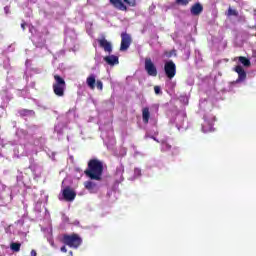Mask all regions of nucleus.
I'll use <instances>...</instances> for the list:
<instances>
[{"instance_id": "1", "label": "nucleus", "mask_w": 256, "mask_h": 256, "mask_svg": "<svg viewBox=\"0 0 256 256\" xmlns=\"http://www.w3.org/2000/svg\"><path fill=\"white\" fill-rule=\"evenodd\" d=\"M39 129L40 127L37 125H30L28 131L17 128L15 135L18 138V142H6L2 146L3 149H6V151L13 150V157H16V159L37 155L47 143L45 136H33V133H39Z\"/></svg>"}, {"instance_id": "2", "label": "nucleus", "mask_w": 256, "mask_h": 256, "mask_svg": "<svg viewBox=\"0 0 256 256\" xmlns=\"http://www.w3.org/2000/svg\"><path fill=\"white\" fill-rule=\"evenodd\" d=\"M199 109L200 113L204 112L202 123V133H213L215 131V128L213 127L215 125L216 118L213 114L209 113L213 109V102L207 99H200L199 103Z\"/></svg>"}, {"instance_id": "3", "label": "nucleus", "mask_w": 256, "mask_h": 256, "mask_svg": "<svg viewBox=\"0 0 256 256\" xmlns=\"http://www.w3.org/2000/svg\"><path fill=\"white\" fill-rule=\"evenodd\" d=\"M170 123H174L178 131H187L189 129V122L187 121L185 109L173 111L171 113Z\"/></svg>"}, {"instance_id": "4", "label": "nucleus", "mask_w": 256, "mask_h": 256, "mask_svg": "<svg viewBox=\"0 0 256 256\" xmlns=\"http://www.w3.org/2000/svg\"><path fill=\"white\" fill-rule=\"evenodd\" d=\"M87 177L92 181H101V175H103V162L92 159L88 163V170L85 171Z\"/></svg>"}, {"instance_id": "5", "label": "nucleus", "mask_w": 256, "mask_h": 256, "mask_svg": "<svg viewBox=\"0 0 256 256\" xmlns=\"http://www.w3.org/2000/svg\"><path fill=\"white\" fill-rule=\"evenodd\" d=\"M234 71L238 74V79L229 83L228 88H226L229 93H235L245 83V79H247V72H245V69L240 64L234 68Z\"/></svg>"}, {"instance_id": "6", "label": "nucleus", "mask_w": 256, "mask_h": 256, "mask_svg": "<svg viewBox=\"0 0 256 256\" xmlns=\"http://www.w3.org/2000/svg\"><path fill=\"white\" fill-rule=\"evenodd\" d=\"M101 139L104 141V145L111 147L115 144V136L113 134V124L108 122L105 125H100Z\"/></svg>"}, {"instance_id": "7", "label": "nucleus", "mask_w": 256, "mask_h": 256, "mask_svg": "<svg viewBox=\"0 0 256 256\" xmlns=\"http://www.w3.org/2000/svg\"><path fill=\"white\" fill-rule=\"evenodd\" d=\"M62 243L67 245V247H70V249H78L83 245V238L77 233L63 234Z\"/></svg>"}, {"instance_id": "8", "label": "nucleus", "mask_w": 256, "mask_h": 256, "mask_svg": "<svg viewBox=\"0 0 256 256\" xmlns=\"http://www.w3.org/2000/svg\"><path fill=\"white\" fill-rule=\"evenodd\" d=\"M21 193V190L17 187L9 188L5 184L0 183V201L4 203H11L13 201V196Z\"/></svg>"}, {"instance_id": "9", "label": "nucleus", "mask_w": 256, "mask_h": 256, "mask_svg": "<svg viewBox=\"0 0 256 256\" xmlns=\"http://www.w3.org/2000/svg\"><path fill=\"white\" fill-rule=\"evenodd\" d=\"M25 27H28L29 32L31 33V35H33L32 43L35 45V47L43 49V47H45V38H43V36H39L37 30L35 29V26L29 25L27 23H22L21 28L23 29V31H25Z\"/></svg>"}, {"instance_id": "10", "label": "nucleus", "mask_w": 256, "mask_h": 256, "mask_svg": "<svg viewBox=\"0 0 256 256\" xmlns=\"http://www.w3.org/2000/svg\"><path fill=\"white\" fill-rule=\"evenodd\" d=\"M160 151L162 153H168L171 157H177L181 154V148L179 146H172L169 139H162L160 141Z\"/></svg>"}, {"instance_id": "11", "label": "nucleus", "mask_w": 256, "mask_h": 256, "mask_svg": "<svg viewBox=\"0 0 256 256\" xmlns=\"http://www.w3.org/2000/svg\"><path fill=\"white\" fill-rule=\"evenodd\" d=\"M52 89L54 94L57 97H63L65 95V89H67V84L65 83V79H63L59 75H54V82L52 84Z\"/></svg>"}, {"instance_id": "12", "label": "nucleus", "mask_w": 256, "mask_h": 256, "mask_svg": "<svg viewBox=\"0 0 256 256\" xmlns=\"http://www.w3.org/2000/svg\"><path fill=\"white\" fill-rule=\"evenodd\" d=\"M65 33V45H68L70 51H77V49H79L77 45V33H75V30L71 29H67Z\"/></svg>"}, {"instance_id": "13", "label": "nucleus", "mask_w": 256, "mask_h": 256, "mask_svg": "<svg viewBox=\"0 0 256 256\" xmlns=\"http://www.w3.org/2000/svg\"><path fill=\"white\" fill-rule=\"evenodd\" d=\"M164 72L168 79H173L177 75V66L173 63V60L165 62Z\"/></svg>"}, {"instance_id": "14", "label": "nucleus", "mask_w": 256, "mask_h": 256, "mask_svg": "<svg viewBox=\"0 0 256 256\" xmlns=\"http://www.w3.org/2000/svg\"><path fill=\"white\" fill-rule=\"evenodd\" d=\"M145 71L150 77H157V67H155L151 58L145 59Z\"/></svg>"}, {"instance_id": "15", "label": "nucleus", "mask_w": 256, "mask_h": 256, "mask_svg": "<svg viewBox=\"0 0 256 256\" xmlns=\"http://www.w3.org/2000/svg\"><path fill=\"white\" fill-rule=\"evenodd\" d=\"M27 218V213L23 215V218L18 220L16 223V227L18 229V233L23 235L24 237L29 233V226L23 227L25 225V219Z\"/></svg>"}, {"instance_id": "16", "label": "nucleus", "mask_w": 256, "mask_h": 256, "mask_svg": "<svg viewBox=\"0 0 256 256\" xmlns=\"http://www.w3.org/2000/svg\"><path fill=\"white\" fill-rule=\"evenodd\" d=\"M129 47H131V35L127 34V32H123L121 34L120 51H127Z\"/></svg>"}, {"instance_id": "17", "label": "nucleus", "mask_w": 256, "mask_h": 256, "mask_svg": "<svg viewBox=\"0 0 256 256\" xmlns=\"http://www.w3.org/2000/svg\"><path fill=\"white\" fill-rule=\"evenodd\" d=\"M97 42L99 43V47H101V49H103L105 53H108L109 55L113 53V44L107 41V39H98Z\"/></svg>"}, {"instance_id": "18", "label": "nucleus", "mask_w": 256, "mask_h": 256, "mask_svg": "<svg viewBox=\"0 0 256 256\" xmlns=\"http://www.w3.org/2000/svg\"><path fill=\"white\" fill-rule=\"evenodd\" d=\"M124 173H125V166L122 163H120L116 167V171H115V181L117 184L123 183V181H125V178L123 177Z\"/></svg>"}, {"instance_id": "19", "label": "nucleus", "mask_w": 256, "mask_h": 256, "mask_svg": "<svg viewBox=\"0 0 256 256\" xmlns=\"http://www.w3.org/2000/svg\"><path fill=\"white\" fill-rule=\"evenodd\" d=\"M85 189L89 191V193H97L101 187V184L96 183L93 180H89L84 182Z\"/></svg>"}, {"instance_id": "20", "label": "nucleus", "mask_w": 256, "mask_h": 256, "mask_svg": "<svg viewBox=\"0 0 256 256\" xmlns=\"http://www.w3.org/2000/svg\"><path fill=\"white\" fill-rule=\"evenodd\" d=\"M62 196L65 201H75V197H77V194L75 191L69 189V187H66L62 190Z\"/></svg>"}, {"instance_id": "21", "label": "nucleus", "mask_w": 256, "mask_h": 256, "mask_svg": "<svg viewBox=\"0 0 256 256\" xmlns=\"http://www.w3.org/2000/svg\"><path fill=\"white\" fill-rule=\"evenodd\" d=\"M190 13L191 15H193V17H199V15L203 13V5L201 4V2H196L195 4H193L190 8Z\"/></svg>"}, {"instance_id": "22", "label": "nucleus", "mask_w": 256, "mask_h": 256, "mask_svg": "<svg viewBox=\"0 0 256 256\" xmlns=\"http://www.w3.org/2000/svg\"><path fill=\"white\" fill-rule=\"evenodd\" d=\"M18 115H20V117H22L25 120L33 119V117H35V111L29 109H20L18 111Z\"/></svg>"}, {"instance_id": "23", "label": "nucleus", "mask_w": 256, "mask_h": 256, "mask_svg": "<svg viewBox=\"0 0 256 256\" xmlns=\"http://www.w3.org/2000/svg\"><path fill=\"white\" fill-rule=\"evenodd\" d=\"M104 61L110 67H115V65H119V56L108 55V56L104 57Z\"/></svg>"}, {"instance_id": "24", "label": "nucleus", "mask_w": 256, "mask_h": 256, "mask_svg": "<svg viewBox=\"0 0 256 256\" xmlns=\"http://www.w3.org/2000/svg\"><path fill=\"white\" fill-rule=\"evenodd\" d=\"M32 173L34 174V177L39 178L41 177V173H43V167L39 164L33 163L29 166Z\"/></svg>"}, {"instance_id": "25", "label": "nucleus", "mask_w": 256, "mask_h": 256, "mask_svg": "<svg viewBox=\"0 0 256 256\" xmlns=\"http://www.w3.org/2000/svg\"><path fill=\"white\" fill-rule=\"evenodd\" d=\"M16 181H17V186H14V187H16V189H19L20 193L21 191H25V182L23 181V172H18V175L16 176Z\"/></svg>"}, {"instance_id": "26", "label": "nucleus", "mask_w": 256, "mask_h": 256, "mask_svg": "<svg viewBox=\"0 0 256 256\" xmlns=\"http://www.w3.org/2000/svg\"><path fill=\"white\" fill-rule=\"evenodd\" d=\"M110 4L115 7V9H118L119 11H127V6L125 3H123L122 0H109Z\"/></svg>"}, {"instance_id": "27", "label": "nucleus", "mask_w": 256, "mask_h": 256, "mask_svg": "<svg viewBox=\"0 0 256 256\" xmlns=\"http://www.w3.org/2000/svg\"><path fill=\"white\" fill-rule=\"evenodd\" d=\"M63 129H65V124L63 123H58L54 126V133H57L58 139L63 137Z\"/></svg>"}, {"instance_id": "28", "label": "nucleus", "mask_w": 256, "mask_h": 256, "mask_svg": "<svg viewBox=\"0 0 256 256\" xmlns=\"http://www.w3.org/2000/svg\"><path fill=\"white\" fill-rule=\"evenodd\" d=\"M234 61H238V63H240L244 67H250V65H251V60H249L248 58L243 57V56L234 58Z\"/></svg>"}, {"instance_id": "29", "label": "nucleus", "mask_w": 256, "mask_h": 256, "mask_svg": "<svg viewBox=\"0 0 256 256\" xmlns=\"http://www.w3.org/2000/svg\"><path fill=\"white\" fill-rule=\"evenodd\" d=\"M151 117V113L149 112V108L145 107L142 109V121L147 125L149 123V119Z\"/></svg>"}, {"instance_id": "30", "label": "nucleus", "mask_w": 256, "mask_h": 256, "mask_svg": "<svg viewBox=\"0 0 256 256\" xmlns=\"http://www.w3.org/2000/svg\"><path fill=\"white\" fill-rule=\"evenodd\" d=\"M95 83H96V78L95 74H91L87 79H86V85H88L89 89H95Z\"/></svg>"}, {"instance_id": "31", "label": "nucleus", "mask_w": 256, "mask_h": 256, "mask_svg": "<svg viewBox=\"0 0 256 256\" xmlns=\"http://www.w3.org/2000/svg\"><path fill=\"white\" fill-rule=\"evenodd\" d=\"M142 175H143V174H142L141 168L136 167V168H134V174H133V176H131L130 178H128V181H136V179L141 178Z\"/></svg>"}, {"instance_id": "32", "label": "nucleus", "mask_w": 256, "mask_h": 256, "mask_svg": "<svg viewBox=\"0 0 256 256\" xmlns=\"http://www.w3.org/2000/svg\"><path fill=\"white\" fill-rule=\"evenodd\" d=\"M10 249L13 253H19L21 251V243L20 242H11Z\"/></svg>"}, {"instance_id": "33", "label": "nucleus", "mask_w": 256, "mask_h": 256, "mask_svg": "<svg viewBox=\"0 0 256 256\" xmlns=\"http://www.w3.org/2000/svg\"><path fill=\"white\" fill-rule=\"evenodd\" d=\"M43 207V203L38 201L34 206V211L36 213V217H41V209Z\"/></svg>"}, {"instance_id": "34", "label": "nucleus", "mask_w": 256, "mask_h": 256, "mask_svg": "<svg viewBox=\"0 0 256 256\" xmlns=\"http://www.w3.org/2000/svg\"><path fill=\"white\" fill-rule=\"evenodd\" d=\"M226 15L227 17H239V11L229 7Z\"/></svg>"}, {"instance_id": "35", "label": "nucleus", "mask_w": 256, "mask_h": 256, "mask_svg": "<svg viewBox=\"0 0 256 256\" xmlns=\"http://www.w3.org/2000/svg\"><path fill=\"white\" fill-rule=\"evenodd\" d=\"M156 165H157V159L152 158V159H150V160L147 162L146 168H147V169H153L154 167H156Z\"/></svg>"}, {"instance_id": "36", "label": "nucleus", "mask_w": 256, "mask_h": 256, "mask_svg": "<svg viewBox=\"0 0 256 256\" xmlns=\"http://www.w3.org/2000/svg\"><path fill=\"white\" fill-rule=\"evenodd\" d=\"M180 103H183V105H189V96L187 95H181L179 97Z\"/></svg>"}, {"instance_id": "37", "label": "nucleus", "mask_w": 256, "mask_h": 256, "mask_svg": "<svg viewBox=\"0 0 256 256\" xmlns=\"http://www.w3.org/2000/svg\"><path fill=\"white\" fill-rule=\"evenodd\" d=\"M195 61L196 63H201L203 61V57L201 56V52L199 50H195Z\"/></svg>"}, {"instance_id": "38", "label": "nucleus", "mask_w": 256, "mask_h": 256, "mask_svg": "<svg viewBox=\"0 0 256 256\" xmlns=\"http://www.w3.org/2000/svg\"><path fill=\"white\" fill-rule=\"evenodd\" d=\"M3 145H5V143L0 144V157H5V155L9 154V151H7V149L3 148Z\"/></svg>"}, {"instance_id": "39", "label": "nucleus", "mask_w": 256, "mask_h": 256, "mask_svg": "<svg viewBox=\"0 0 256 256\" xmlns=\"http://www.w3.org/2000/svg\"><path fill=\"white\" fill-rule=\"evenodd\" d=\"M166 85H167L168 89H171V91H173L175 89V86L177 85V83H175L171 79H169L166 82Z\"/></svg>"}, {"instance_id": "40", "label": "nucleus", "mask_w": 256, "mask_h": 256, "mask_svg": "<svg viewBox=\"0 0 256 256\" xmlns=\"http://www.w3.org/2000/svg\"><path fill=\"white\" fill-rule=\"evenodd\" d=\"M191 0H176L177 5H181L182 7H187Z\"/></svg>"}, {"instance_id": "41", "label": "nucleus", "mask_w": 256, "mask_h": 256, "mask_svg": "<svg viewBox=\"0 0 256 256\" xmlns=\"http://www.w3.org/2000/svg\"><path fill=\"white\" fill-rule=\"evenodd\" d=\"M67 119H75V110H69L66 114Z\"/></svg>"}, {"instance_id": "42", "label": "nucleus", "mask_w": 256, "mask_h": 256, "mask_svg": "<svg viewBox=\"0 0 256 256\" xmlns=\"http://www.w3.org/2000/svg\"><path fill=\"white\" fill-rule=\"evenodd\" d=\"M124 3H126V5H128L129 7H135V5H137L136 0H123Z\"/></svg>"}, {"instance_id": "43", "label": "nucleus", "mask_w": 256, "mask_h": 256, "mask_svg": "<svg viewBox=\"0 0 256 256\" xmlns=\"http://www.w3.org/2000/svg\"><path fill=\"white\" fill-rule=\"evenodd\" d=\"M31 61L30 60H26V72H25V77L26 79H28L29 77V71H31V69L29 68Z\"/></svg>"}, {"instance_id": "44", "label": "nucleus", "mask_w": 256, "mask_h": 256, "mask_svg": "<svg viewBox=\"0 0 256 256\" xmlns=\"http://www.w3.org/2000/svg\"><path fill=\"white\" fill-rule=\"evenodd\" d=\"M156 167L158 169H163L165 167V164L161 160H156Z\"/></svg>"}, {"instance_id": "45", "label": "nucleus", "mask_w": 256, "mask_h": 256, "mask_svg": "<svg viewBox=\"0 0 256 256\" xmlns=\"http://www.w3.org/2000/svg\"><path fill=\"white\" fill-rule=\"evenodd\" d=\"M96 87L99 91H103V82L101 80H97Z\"/></svg>"}, {"instance_id": "46", "label": "nucleus", "mask_w": 256, "mask_h": 256, "mask_svg": "<svg viewBox=\"0 0 256 256\" xmlns=\"http://www.w3.org/2000/svg\"><path fill=\"white\" fill-rule=\"evenodd\" d=\"M187 85H189L190 87L193 86L195 84V79L193 77H189L186 80Z\"/></svg>"}, {"instance_id": "47", "label": "nucleus", "mask_w": 256, "mask_h": 256, "mask_svg": "<svg viewBox=\"0 0 256 256\" xmlns=\"http://www.w3.org/2000/svg\"><path fill=\"white\" fill-rule=\"evenodd\" d=\"M91 27H93V23H86V31L88 33V35H91Z\"/></svg>"}, {"instance_id": "48", "label": "nucleus", "mask_w": 256, "mask_h": 256, "mask_svg": "<svg viewBox=\"0 0 256 256\" xmlns=\"http://www.w3.org/2000/svg\"><path fill=\"white\" fill-rule=\"evenodd\" d=\"M155 8L156 6L154 4H152L150 7H149V13L150 15H154L155 14Z\"/></svg>"}, {"instance_id": "49", "label": "nucleus", "mask_w": 256, "mask_h": 256, "mask_svg": "<svg viewBox=\"0 0 256 256\" xmlns=\"http://www.w3.org/2000/svg\"><path fill=\"white\" fill-rule=\"evenodd\" d=\"M154 91L156 95H161V87L160 86H155Z\"/></svg>"}, {"instance_id": "50", "label": "nucleus", "mask_w": 256, "mask_h": 256, "mask_svg": "<svg viewBox=\"0 0 256 256\" xmlns=\"http://www.w3.org/2000/svg\"><path fill=\"white\" fill-rule=\"evenodd\" d=\"M44 233H48V234H51L52 231H53V228L49 227V228H42L41 229Z\"/></svg>"}, {"instance_id": "51", "label": "nucleus", "mask_w": 256, "mask_h": 256, "mask_svg": "<svg viewBox=\"0 0 256 256\" xmlns=\"http://www.w3.org/2000/svg\"><path fill=\"white\" fill-rule=\"evenodd\" d=\"M9 67H11V64H9V59H6V60L4 61V69L8 70Z\"/></svg>"}, {"instance_id": "52", "label": "nucleus", "mask_w": 256, "mask_h": 256, "mask_svg": "<svg viewBox=\"0 0 256 256\" xmlns=\"http://www.w3.org/2000/svg\"><path fill=\"white\" fill-rule=\"evenodd\" d=\"M50 218H51V214L49 213V210L45 208V219H50Z\"/></svg>"}, {"instance_id": "53", "label": "nucleus", "mask_w": 256, "mask_h": 256, "mask_svg": "<svg viewBox=\"0 0 256 256\" xmlns=\"http://www.w3.org/2000/svg\"><path fill=\"white\" fill-rule=\"evenodd\" d=\"M4 13H5L6 15H9V13H11L10 10H9V6H5V7H4Z\"/></svg>"}, {"instance_id": "54", "label": "nucleus", "mask_w": 256, "mask_h": 256, "mask_svg": "<svg viewBox=\"0 0 256 256\" xmlns=\"http://www.w3.org/2000/svg\"><path fill=\"white\" fill-rule=\"evenodd\" d=\"M146 138L150 137L151 139H153L154 141H157V143H159V140H157V138H155V136H149V133H146Z\"/></svg>"}, {"instance_id": "55", "label": "nucleus", "mask_w": 256, "mask_h": 256, "mask_svg": "<svg viewBox=\"0 0 256 256\" xmlns=\"http://www.w3.org/2000/svg\"><path fill=\"white\" fill-rule=\"evenodd\" d=\"M60 251H61L62 253H67V247L62 246V247L60 248Z\"/></svg>"}, {"instance_id": "56", "label": "nucleus", "mask_w": 256, "mask_h": 256, "mask_svg": "<svg viewBox=\"0 0 256 256\" xmlns=\"http://www.w3.org/2000/svg\"><path fill=\"white\" fill-rule=\"evenodd\" d=\"M50 159H52V161H55V152H52L51 155H49Z\"/></svg>"}, {"instance_id": "57", "label": "nucleus", "mask_w": 256, "mask_h": 256, "mask_svg": "<svg viewBox=\"0 0 256 256\" xmlns=\"http://www.w3.org/2000/svg\"><path fill=\"white\" fill-rule=\"evenodd\" d=\"M173 55H175V50H173L169 54H167V57H173Z\"/></svg>"}, {"instance_id": "58", "label": "nucleus", "mask_w": 256, "mask_h": 256, "mask_svg": "<svg viewBox=\"0 0 256 256\" xmlns=\"http://www.w3.org/2000/svg\"><path fill=\"white\" fill-rule=\"evenodd\" d=\"M30 255H31V256H37V251H35V250H31Z\"/></svg>"}, {"instance_id": "59", "label": "nucleus", "mask_w": 256, "mask_h": 256, "mask_svg": "<svg viewBox=\"0 0 256 256\" xmlns=\"http://www.w3.org/2000/svg\"><path fill=\"white\" fill-rule=\"evenodd\" d=\"M75 171H76L77 173H83V170H81V168H79V167H76V168H75Z\"/></svg>"}, {"instance_id": "60", "label": "nucleus", "mask_w": 256, "mask_h": 256, "mask_svg": "<svg viewBox=\"0 0 256 256\" xmlns=\"http://www.w3.org/2000/svg\"><path fill=\"white\" fill-rule=\"evenodd\" d=\"M111 195H113V191L110 190V191L107 192V196L111 197Z\"/></svg>"}, {"instance_id": "61", "label": "nucleus", "mask_w": 256, "mask_h": 256, "mask_svg": "<svg viewBox=\"0 0 256 256\" xmlns=\"http://www.w3.org/2000/svg\"><path fill=\"white\" fill-rule=\"evenodd\" d=\"M30 87H32V89H33L35 87V82H31Z\"/></svg>"}, {"instance_id": "62", "label": "nucleus", "mask_w": 256, "mask_h": 256, "mask_svg": "<svg viewBox=\"0 0 256 256\" xmlns=\"http://www.w3.org/2000/svg\"><path fill=\"white\" fill-rule=\"evenodd\" d=\"M34 73H41L39 69H34Z\"/></svg>"}, {"instance_id": "63", "label": "nucleus", "mask_w": 256, "mask_h": 256, "mask_svg": "<svg viewBox=\"0 0 256 256\" xmlns=\"http://www.w3.org/2000/svg\"><path fill=\"white\" fill-rule=\"evenodd\" d=\"M27 17H31V10L27 13Z\"/></svg>"}, {"instance_id": "64", "label": "nucleus", "mask_w": 256, "mask_h": 256, "mask_svg": "<svg viewBox=\"0 0 256 256\" xmlns=\"http://www.w3.org/2000/svg\"><path fill=\"white\" fill-rule=\"evenodd\" d=\"M68 256H73V251H70Z\"/></svg>"}]
</instances>
